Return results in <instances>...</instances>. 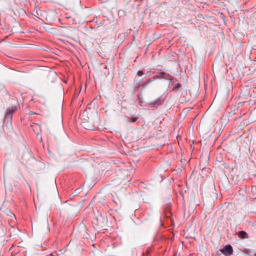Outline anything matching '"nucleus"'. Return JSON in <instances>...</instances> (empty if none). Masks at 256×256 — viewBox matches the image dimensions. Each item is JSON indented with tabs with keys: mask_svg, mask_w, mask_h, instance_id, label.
<instances>
[{
	"mask_svg": "<svg viewBox=\"0 0 256 256\" xmlns=\"http://www.w3.org/2000/svg\"><path fill=\"white\" fill-rule=\"evenodd\" d=\"M16 106H12L6 108L3 120L4 126L8 129L12 128V118L14 113L16 111Z\"/></svg>",
	"mask_w": 256,
	"mask_h": 256,
	"instance_id": "7ed1b4c3",
	"label": "nucleus"
},
{
	"mask_svg": "<svg viewBox=\"0 0 256 256\" xmlns=\"http://www.w3.org/2000/svg\"><path fill=\"white\" fill-rule=\"evenodd\" d=\"M138 74L139 76H142V75L144 74V72L142 70H139L138 72Z\"/></svg>",
	"mask_w": 256,
	"mask_h": 256,
	"instance_id": "1a4fd4ad",
	"label": "nucleus"
},
{
	"mask_svg": "<svg viewBox=\"0 0 256 256\" xmlns=\"http://www.w3.org/2000/svg\"><path fill=\"white\" fill-rule=\"evenodd\" d=\"M221 251L224 254H231L233 252V249L232 246L230 244H228Z\"/></svg>",
	"mask_w": 256,
	"mask_h": 256,
	"instance_id": "423d86ee",
	"label": "nucleus"
},
{
	"mask_svg": "<svg viewBox=\"0 0 256 256\" xmlns=\"http://www.w3.org/2000/svg\"><path fill=\"white\" fill-rule=\"evenodd\" d=\"M200 85V74L198 73L196 74L195 76V80H194V93H193V94H194V96L197 98L198 96V90Z\"/></svg>",
	"mask_w": 256,
	"mask_h": 256,
	"instance_id": "20e7f679",
	"label": "nucleus"
},
{
	"mask_svg": "<svg viewBox=\"0 0 256 256\" xmlns=\"http://www.w3.org/2000/svg\"><path fill=\"white\" fill-rule=\"evenodd\" d=\"M164 102V99L162 98H158L155 101L149 103L150 108H154L162 104Z\"/></svg>",
	"mask_w": 256,
	"mask_h": 256,
	"instance_id": "39448f33",
	"label": "nucleus"
},
{
	"mask_svg": "<svg viewBox=\"0 0 256 256\" xmlns=\"http://www.w3.org/2000/svg\"><path fill=\"white\" fill-rule=\"evenodd\" d=\"M127 163H128V164H130V162L128 161V162H127Z\"/></svg>",
	"mask_w": 256,
	"mask_h": 256,
	"instance_id": "2eb2a0df",
	"label": "nucleus"
},
{
	"mask_svg": "<svg viewBox=\"0 0 256 256\" xmlns=\"http://www.w3.org/2000/svg\"><path fill=\"white\" fill-rule=\"evenodd\" d=\"M184 235L186 236V238H188V236L186 235V232H184Z\"/></svg>",
	"mask_w": 256,
	"mask_h": 256,
	"instance_id": "f8f14e48",
	"label": "nucleus"
},
{
	"mask_svg": "<svg viewBox=\"0 0 256 256\" xmlns=\"http://www.w3.org/2000/svg\"><path fill=\"white\" fill-rule=\"evenodd\" d=\"M240 96H243L242 94V93H240Z\"/></svg>",
	"mask_w": 256,
	"mask_h": 256,
	"instance_id": "ddd939ff",
	"label": "nucleus"
},
{
	"mask_svg": "<svg viewBox=\"0 0 256 256\" xmlns=\"http://www.w3.org/2000/svg\"><path fill=\"white\" fill-rule=\"evenodd\" d=\"M208 154H209V152H208V151H206V156H207L206 158H207V159H208V160H209V159H210V158H209V157H208Z\"/></svg>",
	"mask_w": 256,
	"mask_h": 256,
	"instance_id": "9b49d317",
	"label": "nucleus"
},
{
	"mask_svg": "<svg viewBox=\"0 0 256 256\" xmlns=\"http://www.w3.org/2000/svg\"><path fill=\"white\" fill-rule=\"evenodd\" d=\"M181 194H182V198H184V194L182 193Z\"/></svg>",
	"mask_w": 256,
	"mask_h": 256,
	"instance_id": "4468645a",
	"label": "nucleus"
},
{
	"mask_svg": "<svg viewBox=\"0 0 256 256\" xmlns=\"http://www.w3.org/2000/svg\"><path fill=\"white\" fill-rule=\"evenodd\" d=\"M180 86V84H179V83H178L177 84H176V86H175V88H178Z\"/></svg>",
	"mask_w": 256,
	"mask_h": 256,
	"instance_id": "9d476101",
	"label": "nucleus"
},
{
	"mask_svg": "<svg viewBox=\"0 0 256 256\" xmlns=\"http://www.w3.org/2000/svg\"><path fill=\"white\" fill-rule=\"evenodd\" d=\"M125 119H126V121L128 122H136L138 120V117L130 118L128 116H126Z\"/></svg>",
	"mask_w": 256,
	"mask_h": 256,
	"instance_id": "6e6552de",
	"label": "nucleus"
},
{
	"mask_svg": "<svg viewBox=\"0 0 256 256\" xmlns=\"http://www.w3.org/2000/svg\"><path fill=\"white\" fill-rule=\"evenodd\" d=\"M238 235L240 238H248V234L244 230L239 232Z\"/></svg>",
	"mask_w": 256,
	"mask_h": 256,
	"instance_id": "0eeeda50",
	"label": "nucleus"
},
{
	"mask_svg": "<svg viewBox=\"0 0 256 256\" xmlns=\"http://www.w3.org/2000/svg\"><path fill=\"white\" fill-rule=\"evenodd\" d=\"M132 176V172L128 170H119L116 178L114 180L116 184L126 185L129 184Z\"/></svg>",
	"mask_w": 256,
	"mask_h": 256,
	"instance_id": "f03ea898",
	"label": "nucleus"
},
{
	"mask_svg": "<svg viewBox=\"0 0 256 256\" xmlns=\"http://www.w3.org/2000/svg\"><path fill=\"white\" fill-rule=\"evenodd\" d=\"M221 123V121L215 122L212 116H208L202 118L200 125L204 130L208 133H214L216 130V126Z\"/></svg>",
	"mask_w": 256,
	"mask_h": 256,
	"instance_id": "f257e3e1",
	"label": "nucleus"
}]
</instances>
